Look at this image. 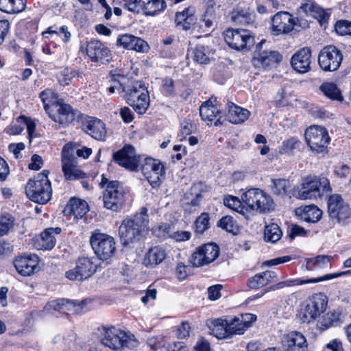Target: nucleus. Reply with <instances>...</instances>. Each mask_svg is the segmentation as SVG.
Returning <instances> with one entry per match:
<instances>
[{
	"label": "nucleus",
	"mask_w": 351,
	"mask_h": 351,
	"mask_svg": "<svg viewBox=\"0 0 351 351\" xmlns=\"http://www.w3.org/2000/svg\"><path fill=\"white\" fill-rule=\"evenodd\" d=\"M329 180L324 176H308L294 190V196L300 199H313L331 191Z\"/></svg>",
	"instance_id": "nucleus-1"
},
{
	"label": "nucleus",
	"mask_w": 351,
	"mask_h": 351,
	"mask_svg": "<svg viewBox=\"0 0 351 351\" xmlns=\"http://www.w3.org/2000/svg\"><path fill=\"white\" fill-rule=\"evenodd\" d=\"M101 343L113 350L125 348L133 350L138 347L139 342L134 335L128 331L117 329L114 327L102 328Z\"/></svg>",
	"instance_id": "nucleus-2"
},
{
	"label": "nucleus",
	"mask_w": 351,
	"mask_h": 351,
	"mask_svg": "<svg viewBox=\"0 0 351 351\" xmlns=\"http://www.w3.org/2000/svg\"><path fill=\"white\" fill-rule=\"evenodd\" d=\"M49 173V171L44 170L29 180L25 186V193L30 200L44 204L51 199L52 189L48 179Z\"/></svg>",
	"instance_id": "nucleus-3"
},
{
	"label": "nucleus",
	"mask_w": 351,
	"mask_h": 351,
	"mask_svg": "<svg viewBox=\"0 0 351 351\" xmlns=\"http://www.w3.org/2000/svg\"><path fill=\"white\" fill-rule=\"evenodd\" d=\"M125 93V99L135 112L143 114L149 106V92L145 85L141 82H134L128 88H123Z\"/></svg>",
	"instance_id": "nucleus-4"
},
{
	"label": "nucleus",
	"mask_w": 351,
	"mask_h": 351,
	"mask_svg": "<svg viewBox=\"0 0 351 351\" xmlns=\"http://www.w3.org/2000/svg\"><path fill=\"white\" fill-rule=\"evenodd\" d=\"M243 202L252 210L260 213H269L274 209V202L271 197L263 191L252 188L241 196Z\"/></svg>",
	"instance_id": "nucleus-5"
},
{
	"label": "nucleus",
	"mask_w": 351,
	"mask_h": 351,
	"mask_svg": "<svg viewBox=\"0 0 351 351\" xmlns=\"http://www.w3.org/2000/svg\"><path fill=\"white\" fill-rule=\"evenodd\" d=\"M327 304L328 298L325 294L322 293L314 294L301 308L299 312L300 319L306 323L315 320L326 311Z\"/></svg>",
	"instance_id": "nucleus-6"
},
{
	"label": "nucleus",
	"mask_w": 351,
	"mask_h": 351,
	"mask_svg": "<svg viewBox=\"0 0 351 351\" xmlns=\"http://www.w3.org/2000/svg\"><path fill=\"white\" fill-rule=\"evenodd\" d=\"M75 145L69 143L64 145L61 152L62 168L65 178L69 180L83 178L85 173L77 167L75 156Z\"/></svg>",
	"instance_id": "nucleus-7"
},
{
	"label": "nucleus",
	"mask_w": 351,
	"mask_h": 351,
	"mask_svg": "<svg viewBox=\"0 0 351 351\" xmlns=\"http://www.w3.org/2000/svg\"><path fill=\"white\" fill-rule=\"evenodd\" d=\"M90 242L95 254L101 260H108L115 253L116 243L111 236L96 232L92 234Z\"/></svg>",
	"instance_id": "nucleus-8"
},
{
	"label": "nucleus",
	"mask_w": 351,
	"mask_h": 351,
	"mask_svg": "<svg viewBox=\"0 0 351 351\" xmlns=\"http://www.w3.org/2000/svg\"><path fill=\"white\" fill-rule=\"evenodd\" d=\"M223 34L228 46L238 51L250 49L255 42L254 36L244 29L228 28Z\"/></svg>",
	"instance_id": "nucleus-9"
},
{
	"label": "nucleus",
	"mask_w": 351,
	"mask_h": 351,
	"mask_svg": "<svg viewBox=\"0 0 351 351\" xmlns=\"http://www.w3.org/2000/svg\"><path fill=\"white\" fill-rule=\"evenodd\" d=\"M327 209L330 219L338 223L344 224L351 216V208L349 204L338 194L329 196Z\"/></svg>",
	"instance_id": "nucleus-10"
},
{
	"label": "nucleus",
	"mask_w": 351,
	"mask_h": 351,
	"mask_svg": "<svg viewBox=\"0 0 351 351\" xmlns=\"http://www.w3.org/2000/svg\"><path fill=\"white\" fill-rule=\"evenodd\" d=\"M305 138L311 151L316 153H325L330 142L326 129L319 125L309 127L305 132Z\"/></svg>",
	"instance_id": "nucleus-11"
},
{
	"label": "nucleus",
	"mask_w": 351,
	"mask_h": 351,
	"mask_svg": "<svg viewBox=\"0 0 351 351\" xmlns=\"http://www.w3.org/2000/svg\"><path fill=\"white\" fill-rule=\"evenodd\" d=\"M97 267L95 258L81 257L76 261L75 267L67 271L65 276L70 280L82 281L92 276Z\"/></svg>",
	"instance_id": "nucleus-12"
},
{
	"label": "nucleus",
	"mask_w": 351,
	"mask_h": 351,
	"mask_svg": "<svg viewBox=\"0 0 351 351\" xmlns=\"http://www.w3.org/2000/svg\"><path fill=\"white\" fill-rule=\"evenodd\" d=\"M343 60L342 53L334 45L324 47L319 53L318 63L324 71H335L341 65Z\"/></svg>",
	"instance_id": "nucleus-13"
},
{
	"label": "nucleus",
	"mask_w": 351,
	"mask_h": 351,
	"mask_svg": "<svg viewBox=\"0 0 351 351\" xmlns=\"http://www.w3.org/2000/svg\"><path fill=\"white\" fill-rule=\"evenodd\" d=\"M219 247L214 243L204 244L192 254L191 262L197 267L208 265L219 256Z\"/></svg>",
	"instance_id": "nucleus-14"
},
{
	"label": "nucleus",
	"mask_w": 351,
	"mask_h": 351,
	"mask_svg": "<svg viewBox=\"0 0 351 351\" xmlns=\"http://www.w3.org/2000/svg\"><path fill=\"white\" fill-rule=\"evenodd\" d=\"M104 204L107 209L117 211L125 202L124 192L117 181H110L104 193Z\"/></svg>",
	"instance_id": "nucleus-15"
},
{
	"label": "nucleus",
	"mask_w": 351,
	"mask_h": 351,
	"mask_svg": "<svg viewBox=\"0 0 351 351\" xmlns=\"http://www.w3.org/2000/svg\"><path fill=\"white\" fill-rule=\"evenodd\" d=\"M142 172L153 188L159 186L165 176L164 165L156 159L147 158L142 166Z\"/></svg>",
	"instance_id": "nucleus-16"
},
{
	"label": "nucleus",
	"mask_w": 351,
	"mask_h": 351,
	"mask_svg": "<svg viewBox=\"0 0 351 351\" xmlns=\"http://www.w3.org/2000/svg\"><path fill=\"white\" fill-rule=\"evenodd\" d=\"M138 218L123 220L119 226V234L124 245L139 240L142 232L146 228L139 223Z\"/></svg>",
	"instance_id": "nucleus-17"
},
{
	"label": "nucleus",
	"mask_w": 351,
	"mask_h": 351,
	"mask_svg": "<svg viewBox=\"0 0 351 351\" xmlns=\"http://www.w3.org/2000/svg\"><path fill=\"white\" fill-rule=\"evenodd\" d=\"M265 42V40H262L257 45L256 50L252 58V64L256 68L266 69L274 66L282 60V56L276 51L261 50L262 45Z\"/></svg>",
	"instance_id": "nucleus-18"
},
{
	"label": "nucleus",
	"mask_w": 351,
	"mask_h": 351,
	"mask_svg": "<svg viewBox=\"0 0 351 351\" xmlns=\"http://www.w3.org/2000/svg\"><path fill=\"white\" fill-rule=\"evenodd\" d=\"M113 159L119 165L131 171H136L140 162V156L133 146L128 145L113 154Z\"/></svg>",
	"instance_id": "nucleus-19"
},
{
	"label": "nucleus",
	"mask_w": 351,
	"mask_h": 351,
	"mask_svg": "<svg viewBox=\"0 0 351 351\" xmlns=\"http://www.w3.org/2000/svg\"><path fill=\"white\" fill-rule=\"evenodd\" d=\"M271 33L274 36L286 34L294 29L293 16L287 12H280L271 19Z\"/></svg>",
	"instance_id": "nucleus-20"
},
{
	"label": "nucleus",
	"mask_w": 351,
	"mask_h": 351,
	"mask_svg": "<svg viewBox=\"0 0 351 351\" xmlns=\"http://www.w3.org/2000/svg\"><path fill=\"white\" fill-rule=\"evenodd\" d=\"M291 64L298 73H307L311 69V49L305 47L297 51L291 57Z\"/></svg>",
	"instance_id": "nucleus-21"
},
{
	"label": "nucleus",
	"mask_w": 351,
	"mask_h": 351,
	"mask_svg": "<svg viewBox=\"0 0 351 351\" xmlns=\"http://www.w3.org/2000/svg\"><path fill=\"white\" fill-rule=\"evenodd\" d=\"M38 257L35 254L17 257L14 261V267L22 276H27L38 270Z\"/></svg>",
	"instance_id": "nucleus-22"
},
{
	"label": "nucleus",
	"mask_w": 351,
	"mask_h": 351,
	"mask_svg": "<svg viewBox=\"0 0 351 351\" xmlns=\"http://www.w3.org/2000/svg\"><path fill=\"white\" fill-rule=\"evenodd\" d=\"M82 130L96 140H105L106 136V125L100 119L95 117L85 118L82 121Z\"/></svg>",
	"instance_id": "nucleus-23"
},
{
	"label": "nucleus",
	"mask_w": 351,
	"mask_h": 351,
	"mask_svg": "<svg viewBox=\"0 0 351 351\" xmlns=\"http://www.w3.org/2000/svg\"><path fill=\"white\" fill-rule=\"evenodd\" d=\"M82 51L86 52L88 58L93 62L105 60L109 61L110 59V51L100 41L93 40L87 43L85 49L81 48Z\"/></svg>",
	"instance_id": "nucleus-24"
},
{
	"label": "nucleus",
	"mask_w": 351,
	"mask_h": 351,
	"mask_svg": "<svg viewBox=\"0 0 351 351\" xmlns=\"http://www.w3.org/2000/svg\"><path fill=\"white\" fill-rule=\"evenodd\" d=\"M117 45L121 46L128 50L145 53L149 50L148 44L139 37L132 34H123L117 40Z\"/></svg>",
	"instance_id": "nucleus-25"
},
{
	"label": "nucleus",
	"mask_w": 351,
	"mask_h": 351,
	"mask_svg": "<svg viewBox=\"0 0 351 351\" xmlns=\"http://www.w3.org/2000/svg\"><path fill=\"white\" fill-rule=\"evenodd\" d=\"M282 342L287 351H308L306 339L300 332H289L284 336Z\"/></svg>",
	"instance_id": "nucleus-26"
},
{
	"label": "nucleus",
	"mask_w": 351,
	"mask_h": 351,
	"mask_svg": "<svg viewBox=\"0 0 351 351\" xmlns=\"http://www.w3.org/2000/svg\"><path fill=\"white\" fill-rule=\"evenodd\" d=\"M166 256L167 253L164 247L154 246L145 254L142 264L146 267L154 268L162 263Z\"/></svg>",
	"instance_id": "nucleus-27"
},
{
	"label": "nucleus",
	"mask_w": 351,
	"mask_h": 351,
	"mask_svg": "<svg viewBox=\"0 0 351 351\" xmlns=\"http://www.w3.org/2000/svg\"><path fill=\"white\" fill-rule=\"evenodd\" d=\"M195 13V9L192 6L185 8L182 11L177 12L175 16L176 26L184 30L192 28L197 21Z\"/></svg>",
	"instance_id": "nucleus-28"
},
{
	"label": "nucleus",
	"mask_w": 351,
	"mask_h": 351,
	"mask_svg": "<svg viewBox=\"0 0 351 351\" xmlns=\"http://www.w3.org/2000/svg\"><path fill=\"white\" fill-rule=\"evenodd\" d=\"M199 114L202 121L208 125L214 124L217 125L219 122L221 111L219 108L214 105L210 100L204 102L199 108Z\"/></svg>",
	"instance_id": "nucleus-29"
},
{
	"label": "nucleus",
	"mask_w": 351,
	"mask_h": 351,
	"mask_svg": "<svg viewBox=\"0 0 351 351\" xmlns=\"http://www.w3.org/2000/svg\"><path fill=\"white\" fill-rule=\"evenodd\" d=\"M348 273H349V271L342 272V273H335V274H326V275H324L321 277L313 278H309V279H306V280L295 279V280L282 281V282H278V283L271 286V289H273V290L279 289L285 286L291 287V286H295V285H302L308 284V283L319 282H322L324 280H328L332 279L334 278L339 277V276H341L342 274H346Z\"/></svg>",
	"instance_id": "nucleus-30"
},
{
	"label": "nucleus",
	"mask_w": 351,
	"mask_h": 351,
	"mask_svg": "<svg viewBox=\"0 0 351 351\" xmlns=\"http://www.w3.org/2000/svg\"><path fill=\"white\" fill-rule=\"evenodd\" d=\"M300 12L317 19L321 23L326 22L329 17L321 7L311 0H304L302 3Z\"/></svg>",
	"instance_id": "nucleus-31"
},
{
	"label": "nucleus",
	"mask_w": 351,
	"mask_h": 351,
	"mask_svg": "<svg viewBox=\"0 0 351 351\" xmlns=\"http://www.w3.org/2000/svg\"><path fill=\"white\" fill-rule=\"evenodd\" d=\"M295 212L302 220L311 223L319 221L323 214L322 210L314 204L301 206L297 208Z\"/></svg>",
	"instance_id": "nucleus-32"
},
{
	"label": "nucleus",
	"mask_w": 351,
	"mask_h": 351,
	"mask_svg": "<svg viewBox=\"0 0 351 351\" xmlns=\"http://www.w3.org/2000/svg\"><path fill=\"white\" fill-rule=\"evenodd\" d=\"M61 232L60 228H49L41 233L40 237L35 243L38 250H51L56 244L55 234H59Z\"/></svg>",
	"instance_id": "nucleus-33"
},
{
	"label": "nucleus",
	"mask_w": 351,
	"mask_h": 351,
	"mask_svg": "<svg viewBox=\"0 0 351 351\" xmlns=\"http://www.w3.org/2000/svg\"><path fill=\"white\" fill-rule=\"evenodd\" d=\"M88 211V206L84 200L72 198L67 204L64 212L73 215L76 219H81Z\"/></svg>",
	"instance_id": "nucleus-34"
},
{
	"label": "nucleus",
	"mask_w": 351,
	"mask_h": 351,
	"mask_svg": "<svg viewBox=\"0 0 351 351\" xmlns=\"http://www.w3.org/2000/svg\"><path fill=\"white\" fill-rule=\"evenodd\" d=\"M250 112L247 109L229 103L228 106L227 119L234 124H239L245 121L250 117Z\"/></svg>",
	"instance_id": "nucleus-35"
},
{
	"label": "nucleus",
	"mask_w": 351,
	"mask_h": 351,
	"mask_svg": "<svg viewBox=\"0 0 351 351\" xmlns=\"http://www.w3.org/2000/svg\"><path fill=\"white\" fill-rule=\"evenodd\" d=\"M230 18L232 23L238 25H247L254 22V14L240 7L234 8L230 12Z\"/></svg>",
	"instance_id": "nucleus-36"
},
{
	"label": "nucleus",
	"mask_w": 351,
	"mask_h": 351,
	"mask_svg": "<svg viewBox=\"0 0 351 351\" xmlns=\"http://www.w3.org/2000/svg\"><path fill=\"white\" fill-rule=\"evenodd\" d=\"M57 107V114L51 117L54 121L60 124H67L74 120L75 112L70 105L63 104Z\"/></svg>",
	"instance_id": "nucleus-37"
},
{
	"label": "nucleus",
	"mask_w": 351,
	"mask_h": 351,
	"mask_svg": "<svg viewBox=\"0 0 351 351\" xmlns=\"http://www.w3.org/2000/svg\"><path fill=\"white\" fill-rule=\"evenodd\" d=\"M211 333L218 339L229 337L227 319L221 317L212 321L209 326Z\"/></svg>",
	"instance_id": "nucleus-38"
},
{
	"label": "nucleus",
	"mask_w": 351,
	"mask_h": 351,
	"mask_svg": "<svg viewBox=\"0 0 351 351\" xmlns=\"http://www.w3.org/2000/svg\"><path fill=\"white\" fill-rule=\"evenodd\" d=\"M26 0H0V10L9 14L19 13L25 9Z\"/></svg>",
	"instance_id": "nucleus-39"
},
{
	"label": "nucleus",
	"mask_w": 351,
	"mask_h": 351,
	"mask_svg": "<svg viewBox=\"0 0 351 351\" xmlns=\"http://www.w3.org/2000/svg\"><path fill=\"white\" fill-rule=\"evenodd\" d=\"M319 90L328 99L338 101H343V97L341 90L333 82H324L319 86Z\"/></svg>",
	"instance_id": "nucleus-40"
},
{
	"label": "nucleus",
	"mask_w": 351,
	"mask_h": 351,
	"mask_svg": "<svg viewBox=\"0 0 351 351\" xmlns=\"http://www.w3.org/2000/svg\"><path fill=\"white\" fill-rule=\"evenodd\" d=\"M195 62L200 64H206L210 61L208 49L203 45H197L191 49L188 53Z\"/></svg>",
	"instance_id": "nucleus-41"
},
{
	"label": "nucleus",
	"mask_w": 351,
	"mask_h": 351,
	"mask_svg": "<svg viewBox=\"0 0 351 351\" xmlns=\"http://www.w3.org/2000/svg\"><path fill=\"white\" fill-rule=\"evenodd\" d=\"M166 8V3L164 0H149L144 3L143 12L145 15H155L163 11Z\"/></svg>",
	"instance_id": "nucleus-42"
},
{
	"label": "nucleus",
	"mask_w": 351,
	"mask_h": 351,
	"mask_svg": "<svg viewBox=\"0 0 351 351\" xmlns=\"http://www.w3.org/2000/svg\"><path fill=\"white\" fill-rule=\"evenodd\" d=\"M223 204L226 206L242 214L245 218L248 217L247 216V209L243 206L241 201L238 197L232 195L225 197Z\"/></svg>",
	"instance_id": "nucleus-43"
},
{
	"label": "nucleus",
	"mask_w": 351,
	"mask_h": 351,
	"mask_svg": "<svg viewBox=\"0 0 351 351\" xmlns=\"http://www.w3.org/2000/svg\"><path fill=\"white\" fill-rule=\"evenodd\" d=\"M282 237V232L276 223H271L265 228L264 238L266 241L275 243Z\"/></svg>",
	"instance_id": "nucleus-44"
},
{
	"label": "nucleus",
	"mask_w": 351,
	"mask_h": 351,
	"mask_svg": "<svg viewBox=\"0 0 351 351\" xmlns=\"http://www.w3.org/2000/svg\"><path fill=\"white\" fill-rule=\"evenodd\" d=\"M240 317H234L233 318L227 319L228 336L234 335H242L246 330L244 324L240 322Z\"/></svg>",
	"instance_id": "nucleus-45"
},
{
	"label": "nucleus",
	"mask_w": 351,
	"mask_h": 351,
	"mask_svg": "<svg viewBox=\"0 0 351 351\" xmlns=\"http://www.w3.org/2000/svg\"><path fill=\"white\" fill-rule=\"evenodd\" d=\"M291 187L290 182L286 179L272 180L271 191L276 195H285Z\"/></svg>",
	"instance_id": "nucleus-46"
},
{
	"label": "nucleus",
	"mask_w": 351,
	"mask_h": 351,
	"mask_svg": "<svg viewBox=\"0 0 351 351\" xmlns=\"http://www.w3.org/2000/svg\"><path fill=\"white\" fill-rule=\"evenodd\" d=\"M218 226L228 232L237 234L239 230L236 221L230 216L222 217L218 222Z\"/></svg>",
	"instance_id": "nucleus-47"
},
{
	"label": "nucleus",
	"mask_w": 351,
	"mask_h": 351,
	"mask_svg": "<svg viewBox=\"0 0 351 351\" xmlns=\"http://www.w3.org/2000/svg\"><path fill=\"white\" fill-rule=\"evenodd\" d=\"M209 215L203 213L195 222V230L198 234H203L209 228Z\"/></svg>",
	"instance_id": "nucleus-48"
},
{
	"label": "nucleus",
	"mask_w": 351,
	"mask_h": 351,
	"mask_svg": "<svg viewBox=\"0 0 351 351\" xmlns=\"http://www.w3.org/2000/svg\"><path fill=\"white\" fill-rule=\"evenodd\" d=\"M187 202L184 203V208L185 211L191 213L196 210L199 207L200 202L202 199V195L200 193H195V197L189 198Z\"/></svg>",
	"instance_id": "nucleus-49"
},
{
	"label": "nucleus",
	"mask_w": 351,
	"mask_h": 351,
	"mask_svg": "<svg viewBox=\"0 0 351 351\" xmlns=\"http://www.w3.org/2000/svg\"><path fill=\"white\" fill-rule=\"evenodd\" d=\"M14 219L10 214H4L0 218V236L6 234L12 228Z\"/></svg>",
	"instance_id": "nucleus-50"
},
{
	"label": "nucleus",
	"mask_w": 351,
	"mask_h": 351,
	"mask_svg": "<svg viewBox=\"0 0 351 351\" xmlns=\"http://www.w3.org/2000/svg\"><path fill=\"white\" fill-rule=\"evenodd\" d=\"M40 97L44 104L45 108L47 110L49 104L56 102L58 98V94L51 89H46L40 94Z\"/></svg>",
	"instance_id": "nucleus-51"
},
{
	"label": "nucleus",
	"mask_w": 351,
	"mask_h": 351,
	"mask_svg": "<svg viewBox=\"0 0 351 351\" xmlns=\"http://www.w3.org/2000/svg\"><path fill=\"white\" fill-rule=\"evenodd\" d=\"M300 141L295 138H289L282 143L280 149V153L282 154H289L297 149Z\"/></svg>",
	"instance_id": "nucleus-52"
},
{
	"label": "nucleus",
	"mask_w": 351,
	"mask_h": 351,
	"mask_svg": "<svg viewBox=\"0 0 351 351\" xmlns=\"http://www.w3.org/2000/svg\"><path fill=\"white\" fill-rule=\"evenodd\" d=\"M44 311L53 314L56 311L64 312V299H58L48 302L44 307Z\"/></svg>",
	"instance_id": "nucleus-53"
},
{
	"label": "nucleus",
	"mask_w": 351,
	"mask_h": 351,
	"mask_svg": "<svg viewBox=\"0 0 351 351\" xmlns=\"http://www.w3.org/2000/svg\"><path fill=\"white\" fill-rule=\"evenodd\" d=\"M216 4L213 0H208L206 2V10L202 16V18L210 19L217 22V14L216 12Z\"/></svg>",
	"instance_id": "nucleus-54"
},
{
	"label": "nucleus",
	"mask_w": 351,
	"mask_h": 351,
	"mask_svg": "<svg viewBox=\"0 0 351 351\" xmlns=\"http://www.w3.org/2000/svg\"><path fill=\"white\" fill-rule=\"evenodd\" d=\"M152 232L158 238H167L168 237H171L170 226L167 223L156 225L152 228Z\"/></svg>",
	"instance_id": "nucleus-55"
},
{
	"label": "nucleus",
	"mask_w": 351,
	"mask_h": 351,
	"mask_svg": "<svg viewBox=\"0 0 351 351\" xmlns=\"http://www.w3.org/2000/svg\"><path fill=\"white\" fill-rule=\"evenodd\" d=\"M75 76V72L70 68H64L59 74L58 78L60 85H69L73 77Z\"/></svg>",
	"instance_id": "nucleus-56"
},
{
	"label": "nucleus",
	"mask_w": 351,
	"mask_h": 351,
	"mask_svg": "<svg viewBox=\"0 0 351 351\" xmlns=\"http://www.w3.org/2000/svg\"><path fill=\"white\" fill-rule=\"evenodd\" d=\"M84 308V302L76 301H70L64 300V312L70 311L73 313H80Z\"/></svg>",
	"instance_id": "nucleus-57"
},
{
	"label": "nucleus",
	"mask_w": 351,
	"mask_h": 351,
	"mask_svg": "<svg viewBox=\"0 0 351 351\" xmlns=\"http://www.w3.org/2000/svg\"><path fill=\"white\" fill-rule=\"evenodd\" d=\"M335 31L340 35H351V22L348 21H337L335 26Z\"/></svg>",
	"instance_id": "nucleus-58"
},
{
	"label": "nucleus",
	"mask_w": 351,
	"mask_h": 351,
	"mask_svg": "<svg viewBox=\"0 0 351 351\" xmlns=\"http://www.w3.org/2000/svg\"><path fill=\"white\" fill-rule=\"evenodd\" d=\"M265 285L263 273L256 274L248 280V286L251 289H256Z\"/></svg>",
	"instance_id": "nucleus-59"
},
{
	"label": "nucleus",
	"mask_w": 351,
	"mask_h": 351,
	"mask_svg": "<svg viewBox=\"0 0 351 351\" xmlns=\"http://www.w3.org/2000/svg\"><path fill=\"white\" fill-rule=\"evenodd\" d=\"M191 269L182 262H179L176 267L175 274L178 280H182L190 274Z\"/></svg>",
	"instance_id": "nucleus-60"
},
{
	"label": "nucleus",
	"mask_w": 351,
	"mask_h": 351,
	"mask_svg": "<svg viewBox=\"0 0 351 351\" xmlns=\"http://www.w3.org/2000/svg\"><path fill=\"white\" fill-rule=\"evenodd\" d=\"M147 344L153 350H157L165 346V339L162 336H154L147 339Z\"/></svg>",
	"instance_id": "nucleus-61"
},
{
	"label": "nucleus",
	"mask_w": 351,
	"mask_h": 351,
	"mask_svg": "<svg viewBox=\"0 0 351 351\" xmlns=\"http://www.w3.org/2000/svg\"><path fill=\"white\" fill-rule=\"evenodd\" d=\"M21 121L23 124V127L26 125L27 132H28V138H29V141H31L32 135L35 132L36 130V125L35 123L30 119H28L27 117L24 116L19 117L16 121L19 123V121Z\"/></svg>",
	"instance_id": "nucleus-62"
},
{
	"label": "nucleus",
	"mask_w": 351,
	"mask_h": 351,
	"mask_svg": "<svg viewBox=\"0 0 351 351\" xmlns=\"http://www.w3.org/2000/svg\"><path fill=\"white\" fill-rule=\"evenodd\" d=\"M191 326L189 322H183L177 328V336L179 339H184L189 336Z\"/></svg>",
	"instance_id": "nucleus-63"
},
{
	"label": "nucleus",
	"mask_w": 351,
	"mask_h": 351,
	"mask_svg": "<svg viewBox=\"0 0 351 351\" xmlns=\"http://www.w3.org/2000/svg\"><path fill=\"white\" fill-rule=\"evenodd\" d=\"M330 261V256H317L314 258L308 259V264H313L318 267H322L326 265Z\"/></svg>",
	"instance_id": "nucleus-64"
}]
</instances>
